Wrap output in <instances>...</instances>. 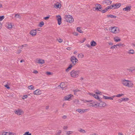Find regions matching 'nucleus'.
<instances>
[{"label":"nucleus","instance_id":"1","mask_svg":"<svg viewBox=\"0 0 135 135\" xmlns=\"http://www.w3.org/2000/svg\"><path fill=\"white\" fill-rule=\"evenodd\" d=\"M80 72L79 70H73L70 73L71 76L73 78H77Z\"/></svg>","mask_w":135,"mask_h":135},{"label":"nucleus","instance_id":"2","mask_svg":"<svg viewBox=\"0 0 135 135\" xmlns=\"http://www.w3.org/2000/svg\"><path fill=\"white\" fill-rule=\"evenodd\" d=\"M84 103H86V102H90V106H92L93 107H98V106H99L98 104V103L96 101H93L92 100H89L87 101L85 100L84 101Z\"/></svg>","mask_w":135,"mask_h":135},{"label":"nucleus","instance_id":"3","mask_svg":"<svg viewBox=\"0 0 135 135\" xmlns=\"http://www.w3.org/2000/svg\"><path fill=\"white\" fill-rule=\"evenodd\" d=\"M14 112L15 114L18 116L22 115L24 113L23 110L22 109L20 108L14 110Z\"/></svg>","mask_w":135,"mask_h":135},{"label":"nucleus","instance_id":"4","mask_svg":"<svg viewBox=\"0 0 135 135\" xmlns=\"http://www.w3.org/2000/svg\"><path fill=\"white\" fill-rule=\"evenodd\" d=\"M110 30L112 32L115 34L118 33L120 32L119 28L117 27H112L111 28Z\"/></svg>","mask_w":135,"mask_h":135},{"label":"nucleus","instance_id":"5","mask_svg":"<svg viewBox=\"0 0 135 135\" xmlns=\"http://www.w3.org/2000/svg\"><path fill=\"white\" fill-rule=\"evenodd\" d=\"M70 60L72 63V64H71L73 65V66L78 63V60L74 56H72L71 57Z\"/></svg>","mask_w":135,"mask_h":135},{"label":"nucleus","instance_id":"6","mask_svg":"<svg viewBox=\"0 0 135 135\" xmlns=\"http://www.w3.org/2000/svg\"><path fill=\"white\" fill-rule=\"evenodd\" d=\"M65 18L67 22L70 23H72L74 21V19L70 15L65 16Z\"/></svg>","mask_w":135,"mask_h":135},{"label":"nucleus","instance_id":"7","mask_svg":"<svg viewBox=\"0 0 135 135\" xmlns=\"http://www.w3.org/2000/svg\"><path fill=\"white\" fill-rule=\"evenodd\" d=\"M88 94L93 96L94 98L98 100L99 101H101V98H100L98 96L97 94L96 95L95 94L90 93H88Z\"/></svg>","mask_w":135,"mask_h":135},{"label":"nucleus","instance_id":"8","mask_svg":"<svg viewBox=\"0 0 135 135\" xmlns=\"http://www.w3.org/2000/svg\"><path fill=\"white\" fill-rule=\"evenodd\" d=\"M88 110H89L88 109H78L76 110L77 112L80 114H83L87 112Z\"/></svg>","mask_w":135,"mask_h":135},{"label":"nucleus","instance_id":"9","mask_svg":"<svg viewBox=\"0 0 135 135\" xmlns=\"http://www.w3.org/2000/svg\"><path fill=\"white\" fill-rule=\"evenodd\" d=\"M112 1L109 0H104L102 1V4H103L108 5L112 3Z\"/></svg>","mask_w":135,"mask_h":135},{"label":"nucleus","instance_id":"10","mask_svg":"<svg viewBox=\"0 0 135 135\" xmlns=\"http://www.w3.org/2000/svg\"><path fill=\"white\" fill-rule=\"evenodd\" d=\"M73 96L72 94H69L65 96L64 97V99L65 100L70 101L71 99V98Z\"/></svg>","mask_w":135,"mask_h":135},{"label":"nucleus","instance_id":"11","mask_svg":"<svg viewBox=\"0 0 135 135\" xmlns=\"http://www.w3.org/2000/svg\"><path fill=\"white\" fill-rule=\"evenodd\" d=\"M114 97H115V96L114 95L111 97H108L104 95H103V98L106 100L108 99L113 100Z\"/></svg>","mask_w":135,"mask_h":135},{"label":"nucleus","instance_id":"12","mask_svg":"<svg viewBox=\"0 0 135 135\" xmlns=\"http://www.w3.org/2000/svg\"><path fill=\"white\" fill-rule=\"evenodd\" d=\"M96 7L95 8V10L100 11L102 7L101 5L99 4H95Z\"/></svg>","mask_w":135,"mask_h":135},{"label":"nucleus","instance_id":"13","mask_svg":"<svg viewBox=\"0 0 135 135\" xmlns=\"http://www.w3.org/2000/svg\"><path fill=\"white\" fill-rule=\"evenodd\" d=\"M100 103H98V104L99 106H98V107H104L106 105V103L105 102H102L101 99V101H100Z\"/></svg>","mask_w":135,"mask_h":135},{"label":"nucleus","instance_id":"14","mask_svg":"<svg viewBox=\"0 0 135 135\" xmlns=\"http://www.w3.org/2000/svg\"><path fill=\"white\" fill-rule=\"evenodd\" d=\"M41 91L40 89H37L33 93L34 95H38L41 94Z\"/></svg>","mask_w":135,"mask_h":135},{"label":"nucleus","instance_id":"15","mask_svg":"<svg viewBox=\"0 0 135 135\" xmlns=\"http://www.w3.org/2000/svg\"><path fill=\"white\" fill-rule=\"evenodd\" d=\"M37 29L33 30H31L30 32V34L32 36H34L36 34Z\"/></svg>","mask_w":135,"mask_h":135},{"label":"nucleus","instance_id":"16","mask_svg":"<svg viewBox=\"0 0 135 135\" xmlns=\"http://www.w3.org/2000/svg\"><path fill=\"white\" fill-rule=\"evenodd\" d=\"M13 26V25L12 24V23L8 22L6 23L5 26L6 28L9 29L11 28Z\"/></svg>","mask_w":135,"mask_h":135},{"label":"nucleus","instance_id":"17","mask_svg":"<svg viewBox=\"0 0 135 135\" xmlns=\"http://www.w3.org/2000/svg\"><path fill=\"white\" fill-rule=\"evenodd\" d=\"M57 17V20L58 21V25H60L61 23V18L60 15H57L56 16Z\"/></svg>","mask_w":135,"mask_h":135},{"label":"nucleus","instance_id":"18","mask_svg":"<svg viewBox=\"0 0 135 135\" xmlns=\"http://www.w3.org/2000/svg\"><path fill=\"white\" fill-rule=\"evenodd\" d=\"M133 84L131 81L128 80L127 83V85L126 86H127L129 88H131L133 86Z\"/></svg>","mask_w":135,"mask_h":135},{"label":"nucleus","instance_id":"19","mask_svg":"<svg viewBox=\"0 0 135 135\" xmlns=\"http://www.w3.org/2000/svg\"><path fill=\"white\" fill-rule=\"evenodd\" d=\"M113 5L114 7L113 9H115L119 8L121 6V4L120 3H116L115 4Z\"/></svg>","mask_w":135,"mask_h":135},{"label":"nucleus","instance_id":"20","mask_svg":"<svg viewBox=\"0 0 135 135\" xmlns=\"http://www.w3.org/2000/svg\"><path fill=\"white\" fill-rule=\"evenodd\" d=\"M44 60L39 59L36 60V62L38 64H43L44 63Z\"/></svg>","mask_w":135,"mask_h":135},{"label":"nucleus","instance_id":"21","mask_svg":"<svg viewBox=\"0 0 135 135\" xmlns=\"http://www.w3.org/2000/svg\"><path fill=\"white\" fill-rule=\"evenodd\" d=\"M128 81V80H126L124 79L122 81V83L124 86H126L127 85V83Z\"/></svg>","mask_w":135,"mask_h":135},{"label":"nucleus","instance_id":"22","mask_svg":"<svg viewBox=\"0 0 135 135\" xmlns=\"http://www.w3.org/2000/svg\"><path fill=\"white\" fill-rule=\"evenodd\" d=\"M114 39L115 42H118L120 41V38L116 36L114 37Z\"/></svg>","mask_w":135,"mask_h":135},{"label":"nucleus","instance_id":"23","mask_svg":"<svg viewBox=\"0 0 135 135\" xmlns=\"http://www.w3.org/2000/svg\"><path fill=\"white\" fill-rule=\"evenodd\" d=\"M131 9V7L130 6H127L125 8H123V11H129Z\"/></svg>","mask_w":135,"mask_h":135},{"label":"nucleus","instance_id":"24","mask_svg":"<svg viewBox=\"0 0 135 135\" xmlns=\"http://www.w3.org/2000/svg\"><path fill=\"white\" fill-rule=\"evenodd\" d=\"M66 86L65 83L63 82L61 83L59 85V86L61 87V88L62 89H63V88H64Z\"/></svg>","mask_w":135,"mask_h":135},{"label":"nucleus","instance_id":"25","mask_svg":"<svg viewBox=\"0 0 135 135\" xmlns=\"http://www.w3.org/2000/svg\"><path fill=\"white\" fill-rule=\"evenodd\" d=\"M90 45L91 46L94 47L97 45V43L93 41L90 42Z\"/></svg>","mask_w":135,"mask_h":135},{"label":"nucleus","instance_id":"26","mask_svg":"<svg viewBox=\"0 0 135 135\" xmlns=\"http://www.w3.org/2000/svg\"><path fill=\"white\" fill-rule=\"evenodd\" d=\"M54 7L57 8H60L61 7V4L60 3L56 4L54 5Z\"/></svg>","mask_w":135,"mask_h":135},{"label":"nucleus","instance_id":"27","mask_svg":"<svg viewBox=\"0 0 135 135\" xmlns=\"http://www.w3.org/2000/svg\"><path fill=\"white\" fill-rule=\"evenodd\" d=\"M94 93L98 95H102V92L98 90H96L94 91Z\"/></svg>","mask_w":135,"mask_h":135},{"label":"nucleus","instance_id":"28","mask_svg":"<svg viewBox=\"0 0 135 135\" xmlns=\"http://www.w3.org/2000/svg\"><path fill=\"white\" fill-rule=\"evenodd\" d=\"M84 55L82 53L79 54L78 56V57L79 59H82L84 57Z\"/></svg>","mask_w":135,"mask_h":135},{"label":"nucleus","instance_id":"29","mask_svg":"<svg viewBox=\"0 0 135 135\" xmlns=\"http://www.w3.org/2000/svg\"><path fill=\"white\" fill-rule=\"evenodd\" d=\"M30 90H34V88L33 85H31L28 86L27 87Z\"/></svg>","mask_w":135,"mask_h":135},{"label":"nucleus","instance_id":"30","mask_svg":"<svg viewBox=\"0 0 135 135\" xmlns=\"http://www.w3.org/2000/svg\"><path fill=\"white\" fill-rule=\"evenodd\" d=\"M73 65H70L68 67V68L66 69V71H69L71 69L72 67H73Z\"/></svg>","mask_w":135,"mask_h":135},{"label":"nucleus","instance_id":"31","mask_svg":"<svg viewBox=\"0 0 135 135\" xmlns=\"http://www.w3.org/2000/svg\"><path fill=\"white\" fill-rule=\"evenodd\" d=\"M73 102L75 104H80L79 101L78 100L75 99L73 100Z\"/></svg>","mask_w":135,"mask_h":135},{"label":"nucleus","instance_id":"32","mask_svg":"<svg viewBox=\"0 0 135 135\" xmlns=\"http://www.w3.org/2000/svg\"><path fill=\"white\" fill-rule=\"evenodd\" d=\"M129 100V99L128 98H122V100H120L121 102L123 101H128Z\"/></svg>","mask_w":135,"mask_h":135},{"label":"nucleus","instance_id":"33","mask_svg":"<svg viewBox=\"0 0 135 135\" xmlns=\"http://www.w3.org/2000/svg\"><path fill=\"white\" fill-rule=\"evenodd\" d=\"M124 95L123 94H118L116 95H114L115 96V97H121L123 96Z\"/></svg>","mask_w":135,"mask_h":135},{"label":"nucleus","instance_id":"34","mask_svg":"<svg viewBox=\"0 0 135 135\" xmlns=\"http://www.w3.org/2000/svg\"><path fill=\"white\" fill-rule=\"evenodd\" d=\"M113 7H114L113 6V5H112L111 6H108L106 8V10H108V9H113Z\"/></svg>","mask_w":135,"mask_h":135},{"label":"nucleus","instance_id":"35","mask_svg":"<svg viewBox=\"0 0 135 135\" xmlns=\"http://www.w3.org/2000/svg\"><path fill=\"white\" fill-rule=\"evenodd\" d=\"M16 133L14 132H7L6 135H16Z\"/></svg>","mask_w":135,"mask_h":135},{"label":"nucleus","instance_id":"36","mask_svg":"<svg viewBox=\"0 0 135 135\" xmlns=\"http://www.w3.org/2000/svg\"><path fill=\"white\" fill-rule=\"evenodd\" d=\"M107 17L113 18H115L116 17L115 16L111 15H107Z\"/></svg>","mask_w":135,"mask_h":135},{"label":"nucleus","instance_id":"37","mask_svg":"<svg viewBox=\"0 0 135 135\" xmlns=\"http://www.w3.org/2000/svg\"><path fill=\"white\" fill-rule=\"evenodd\" d=\"M79 131L82 133H86V131L82 129H80L78 130Z\"/></svg>","mask_w":135,"mask_h":135},{"label":"nucleus","instance_id":"38","mask_svg":"<svg viewBox=\"0 0 135 135\" xmlns=\"http://www.w3.org/2000/svg\"><path fill=\"white\" fill-rule=\"evenodd\" d=\"M134 53V51L133 50H131L128 52V53L129 54H133Z\"/></svg>","mask_w":135,"mask_h":135},{"label":"nucleus","instance_id":"39","mask_svg":"<svg viewBox=\"0 0 135 135\" xmlns=\"http://www.w3.org/2000/svg\"><path fill=\"white\" fill-rule=\"evenodd\" d=\"M77 30L80 33H83V32L82 31L80 28L79 27L77 28Z\"/></svg>","mask_w":135,"mask_h":135},{"label":"nucleus","instance_id":"40","mask_svg":"<svg viewBox=\"0 0 135 135\" xmlns=\"http://www.w3.org/2000/svg\"><path fill=\"white\" fill-rule=\"evenodd\" d=\"M30 95V94H29L28 95H24L23 96V98H22V99H26L28 97V96Z\"/></svg>","mask_w":135,"mask_h":135},{"label":"nucleus","instance_id":"41","mask_svg":"<svg viewBox=\"0 0 135 135\" xmlns=\"http://www.w3.org/2000/svg\"><path fill=\"white\" fill-rule=\"evenodd\" d=\"M31 134L29 132H26L23 135H31Z\"/></svg>","mask_w":135,"mask_h":135},{"label":"nucleus","instance_id":"42","mask_svg":"<svg viewBox=\"0 0 135 135\" xmlns=\"http://www.w3.org/2000/svg\"><path fill=\"white\" fill-rule=\"evenodd\" d=\"M15 17L16 18H20V15L19 14H15Z\"/></svg>","mask_w":135,"mask_h":135},{"label":"nucleus","instance_id":"43","mask_svg":"<svg viewBox=\"0 0 135 135\" xmlns=\"http://www.w3.org/2000/svg\"><path fill=\"white\" fill-rule=\"evenodd\" d=\"M4 18V16H0V21H2Z\"/></svg>","mask_w":135,"mask_h":135},{"label":"nucleus","instance_id":"44","mask_svg":"<svg viewBox=\"0 0 135 135\" xmlns=\"http://www.w3.org/2000/svg\"><path fill=\"white\" fill-rule=\"evenodd\" d=\"M57 41L59 43H61L63 41L60 38L57 39Z\"/></svg>","mask_w":135,"mask_h":135},{"label":"nucleus","instance_id":"45","mask_svg":"<svg viewBox=\"0 0 135 135\" xmlns=\"http://www.w3.org/2000/svg\"><path fill=\"white\" fill-rule=\"evenodd\" d=\"M73 133V132L71 131H68L66 132V134L67 135H69L70 134H71Z\"/></svg>","mask_w":135,"mask_h":135},{"label":"nucleus","instance_id":"46","mask_svg":"<svg viewBox=\"0 0 135 135\" xmlns=\"http://www.w3.org/2000/svg\"><path fill=\"white\" fill-rule=\"evenodd\" d=\"M44 25V23L43 22H41L39 24V26L40 27H41L42 26Z\"/></svg>","mask_w":135,"mask_h":135},{"label":"nucleus","instance_id":"47","mask_svg":"<svg viewBox=\"0 0 135 135\" xmlns=\"http://www.w3.org/2000/svg\"><path fill=\"white\" fill-rule=\"evenodd\" d=\"M117 46V45H114V46H112L111 47H110V49H114V48H115V47H116Z\"/></svg>","mask_w":135,"mask_h":135},{"label":"nucleus","instance_id":"48","mask_svg":"<svg viewBox=\"0 0 135 135\" xmlns=\"http://www.w3.org/2000/svg\"><path fill=\"white\" fill-rule=\"evenodd\" d=\"M116 45H117V46H122V47H124V45L123 44H122L121 43H119V44H117Z\"/></svg>","mask_w":135,"mask_h":135},{"label":"nucleus","instance_id":"49","mask_svg":"<svg viewBox=\"0 0 135 135\" xmlns=\"http://www.w3.org/2000/svg\"><path fill=\"white\" fill-rule=\"evenodd\" d=\"M86 46L89 48H91V45H90V44H86Z\"/></svg>","mask_w":135,"mask_h":135},{"label":"nucleus","instance_id":"50","mask_svg":"<svg viewBox=\"0 0 135 135\" xmlns=\"http://www.w3.org/2000/svg\"><path fill=\"white\" fill-rule=\"evenodd\" d=\"M80 90L79 89H76L74 91V93L75 94V93L80 91Z\"/></svg>","mask_w":135,"mask_h":135},{"label":"nucleus","instance_id":"51","mask_svg":"<svg viewBox=\"0 0 135 135\" xmlns=\"http://www.w3.org/2000/svg\"><path fill=\"white\" fill-rule=\"evenodd\" d=\"M21 51H22V50H17V51H16V53L17 54H20V53H21Z\"/></svg>","mask_w":135,"mask_h":135},{"label":"nucleus","instance_id":"52","mask_svg":"<svg viewBox=\"0 0 135 135\" xmlns=\"http://www.w3.org/2000/svg\"><path fill=\"white\" fill-rule=\"evenodd\" d=\"M85 40V38H84L83 40H82L81 41H80V42L81 43H82L84 42V41Z\"/></svg>","mask_w":135,"mask_h":135},{"label":"nucleus","instance_id":"53","mask_svg":"<svg viewBox=\"0 0 135 135\" xmlns=\"http://www.w3.org/2000/svg\"><path fill=\"white\" fill-rule=\"evenodd\" d=\"M5 86L8 89H9L10 88V87H9L8 85L6 84L5 85Z\"/></svg>","mask_w":135,"mask_h":135},{"label":"nucleus","instance_id":"54","mask_svg":"<svg viewBox=\"0 0 135 135\" xmlns=\"http://www.w3.org/2000/svg\"><path fill=\"white\" fill-rule=\"evenodd\" d=\"M107 11V10H106V8H105V9L102 10V12L103 13H104L106 12Z\"/></svg>","mask_w":135,"mask_h":135},{"label":"nucleus","instance_id":"55","mask_svg":"<svg viewBox=\"0 0 135 135\" xmlns=\"http://www.w3.org/2000/svg\"><path fill=\"white\" fill-rule=\"evenodd\" d=\"M33 73L35 74H37L38 73V72L37 70H34L33 72Z\"/></svg>","mask_w":135,"mask_h":135},{"label":"nucleus","instance_id":"56","mask_svg":"<svg viewBox=\"0 0 135 135\" xmlns=\"http://www.w3.org/2000/svg\"><path fill=\"white\" fill-rule=\"evenodd\" d=\"M7 134V132H4L2 133V135H6Z\"/></svg>","mask_w":135,"mask_h":135},{"label":"nucleus","instance_id":"57","mask_svg":"<svg viewBox=\"0 0 135 135\" xmlns=\"http://www.w3.org/2000/svg\"><path fill=\"white\" fill-rule=\"evenodd\" d=\"M68 128V127L67 126H64L63 127V129H66Z\"/></svg>","mask_w":135,"mask_h":135},{"label":"nucleus","instance_id":"58","mask_svg":"<svg viewBox=\"0 0 135 135\" xmlns=\"http://www.w3.org/2000/svg\"><path fill=\"white\" fill-rule=\"evenodd\" d=\"M46 74L47 75H50L51 74V73L50 72H47L46 73Z\"/></svg>","mask_w":135,"mask_h":135},{"label":"nucleus","instance_id":"59","mask_svg":"<svg viewBox=\"0 0 135 135\" xmlns=\"http://www.w3.org/2000/svg\"><path fill=\"white\" fill-rule=\"evenodd\" d=\"M49 17H45L44 18L45 20H47L49 18Z\"/></svg>","mask_w":135,"mask_h":135},{"label":"nucleus","instance_id":"60","mask_svg":"<svg viewBox=\"0 0 135 135\" xmlns=\"http://www.w3.org/2000/svg\"><path fill=\"white\" fill-rule=\"evenodd\" d=\"M22 46L23 47H24L27 46V44H24V45H22Z\"/></svg>","mask_w":135,"mask_h":135},{"label":"nucleus","instance_id":"61","mask_svg":"<svg viewBox=\"0 0 135 135\" xmlns=\"http://www.w3.org/2000/svg\"><path fill=\"white\" fill-rule=\"evenodd\" d=\"M66 49L67 50H71V48L70 47H68Z\"/></svg>","mask_w":135,"mask_h":135},{"label":"nucleus","instance_id":"62","mask_svg":"<svg viewBox=\"0 0 135 135\" xmlns=\"http://www.w3.org/2000/svg\"><path fill=\"white\" fill-rule=\"evenodd\" d=\"M74 34L75 36H77L78 35V33L77 32H75L74 33Z\"/></svg>","mask_w":135,"mask_h":135},{"label":"nucleus","instance_id":"63","mask_svg":"<svg viewBox=\"0 0 135 135\" xmlns=\"http://www.w3.org/2000/svg\"><path fill=\"white\" fill-rule=\"evenodd\" d=\"M108 44L109 45H112L113 44V43L111 42H108Z\"/></svg>","mask_w":135,"mask_h":135},{"label":"nucleus","instance_id":"64","mask_svg":"<svg viewBox=\"0 0 135 135\" xmlns=\"http://www.w3.org/2000/svg\"><path fill=\"white\" fill-rule=\"evenodd\" d=\"M18 47L19 48H21V49L23 48V47L22 46H19Z\"/></svg>","mask_w":135,"mask_h":135}]
</instances>
